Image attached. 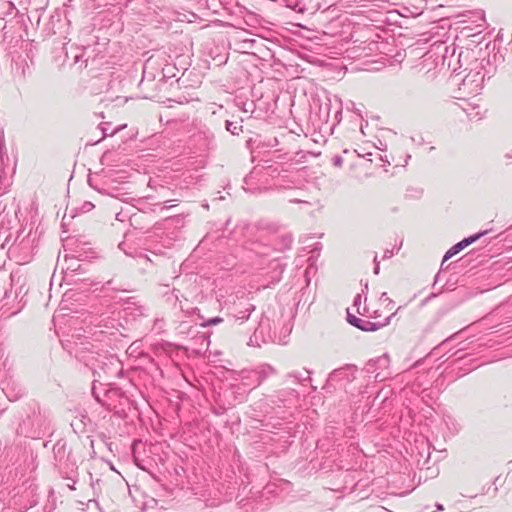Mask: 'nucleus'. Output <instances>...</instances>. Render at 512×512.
Here are the masks:
<instances>
[{
    "label": "nucleus",
    "mask_w": 512,
    "mask_h": 512,
    "mask_svg": "<svg viewBox=\"0 0 512 512\" xmlns=\"http://www.w3.org/2000/svg\"><path fill=\"white\" fill-rule=\"evenodd\" d=\"M52 413L34 403L28 406L26 415L18 425L17 433L31 438H39L51 430Z\"/></svg>",
    "instance_id": "f257e3e1"
},
{
    "label": "nucleus",
    "mask_w": 512,
    "mask_h": 512,
    "mask_svg": "<svg viewBox=\"0 0 512 512\" xmlns=\"http://www.w3.org/2000/svg\"><path fill=\"white\" fill-rule=\"evenodd\" d=\"M96 361L98 364L96 367L92 368V371L93 375L98 376L99 379L93 380L92 395L99 404L109 409L110 405L100 396V393L98 392L97 383H99V386H102L103 384L100 382L101 378H104L105 381H108L114 377H117L121 371V363L113 355L105 356L101 360L97 359Z\"/></svg>",
    "instance_id": "f03ea898"
},
{
    "label": "nucleus",
    "mask_w": 512,
    "mask_h": 512,
    "mask_svg": "<svg viewBox=\"0 0 512 512\" xmlns=\"http://www.w3.org/2000/svg\"><path fill=\"white\" fill-rule=\"evenodd\" d=\"M54 465L64 479L73 480L78 476V467L75 457L67 441L59 439L53 446Z\"/></svg>",
    "instance_id": "7ed1b4c3"
},
{
    "label": "nucleus",
    "mask_w": 512,
    "mask_h": 512,
    "mask_svg": "<svg viewBox=\"0 0 512 512\" xmlns=\"http://www.w3.org/2000/svg\"><path fill=\"white\" fill-rule=\"evenodd\" d=\"M293 236L289 232H281L273 237L269 242L264 240L252 241L248 249L258 256H268L272 251H285L292 247Z\"/></svg>",
    "instance_id": "20e7f679"
},
{
    "label": "nucleus",
    "mask_w": 512,
    "mask_h": 512,
    "mask_svg": "<svg viewBox=\"0 0 512 512\" xmlns=\"http://www.w3.org/2000/svg\"><path fill=\"white\" fill-rule=\"evenodd\" d=\"M483 68L477 64L462 80L459 91L464 96L478 95L484 84Z\"/></svg>",
    "instance_id": "39448f33"
},
{
    "label": "nucleus",
    "mask_w": 512,
    "mask_h": 512,
    "mask_svg": "<svg viewBox=\"0 0 512 512\" xmlns=\"http://www.w3.org/2000/svg\"><path fill=\"white\" fill-rule=\"evenodd\" d=\"M260 341L262 343H266L268 341H276L275 333L271 332L269 318H262L259 321L258 326L254 328V333L250 337L248 345L260 346Z\"/></svg>",
    "instance_id": "423d86ee"
},
{
    "label": "nucleus",
    "mask_w": 512,
    "mask_h": 512,
    "mask_svg": "<svg viewBox=\"0 0 512 512\" xmlns=\"http://www.w3.org/2000/svg\"><path fill=\"white\" fill-rule=\"evenodd\" d=\"M33 62L28 57L19 56L14 60L12 66L13 78L17 82H24L28 77L32 75Z\"/></svg>",
    "instance_id": "0eeeda50"
},
{
    "label": "nucleus",
    "mask_w": 512,
    "mask_h": 512,
    "mask_svg": "<svg viewBox=\"0 0 512 512\" xmlns=\"http://www.w3.org/2000/svg\"><path fill=\"white\" fill-rule=\"evenodd\" d=\"M148 311L149 309L145 305L129 300L126 302L125 307L122 310V317L126 322L137 321L148 316Z\"/></svg>",
    "instance_id": "6e6552de"
},
{
    "label": "nucleus",
    "mask_w": 512,
    "mask_h": 512,
    "mask_svg": "<svg viewBox=\"0 0 512 512\" xmlns=\"http://www.w3.org/2000/svg\"><path fill=\"white\" fill-rule=\"evenodd\" d=\"M255 310V306L246 302L241 309L238 307H234L232 313L228 316V323L231 328L236 325H242L244 322L248 321L251 313Z\"/></svg>",
    "instance_id": "1a4fd4ad"
},
{
    "label": "nucleus",
    "mask_w": 512,
    "mask_h": 512,
    "mask_svg": "<svg viewBox=\"0 0 512 512\" xmlns=\"http://www.w3.org/2000/svg\"><path fill=\"white\" fill-rule=\"evenodd\" d=\"M391 317H392V315L387 317L385 319V322H383V323H375V322H371L366 319L359 318L355 315L350 314L349 312L347 313L348 323L362 331H365V332L376 331V330L380 329L381 327L388 325Z\"/></svg>",
    "instance_id": "9d476101"
},
{
    "label": "nucleus",
    "mask_w": 512,
    "mask_h": 512,
    "mask_svg": "<svg viewBox=\"0 0 512 512\" xmlns=\"http://www.w3.org/2000/svg\"><path fill=\"white\" fill-rule=\"evenodd\" d=\"M69 26V20L67 19V16L65 15L64 19H62V15L59 11H56L54 14L51 15L49 22L47 23L46 30L49 34H64L66 33V29Z\"/></svg>",
    "instance_id": "9b49d317"
},
{
    "label": "nucleus",
    "mask_w": 512,
    "mask_h": 512,
    "mask_svg": "<svg viewBox=\"0 0 512 512\" xmlns=\"http://www.w3.org/2000/svg\"><path fill=\"white\" fill-rule=\"evenodd\" d=\"M298 398V392L295 389H282L271 396V402L278 406L287 407L291 405Z\"/></svg>",
    "instance_id": "f8f14e48"
},
{
    "label": "nucleus",
    "mask_w": 512,
    "mask_h": 512,
    "mask_svg": "<svg viewBox=\"0 0 512 512\" xmlns=\"http://www.w3.org/2000/svg\"><path fill=\"white\" fill-rule=\"evenodd\" d=\"M275 374L276 370L269 364H261L257 366L249 372V375L253 377L252 388L259 386L263 381Z\"/></svg>",
    "instance_id": "ddd939ff"
},
{
    "label": "nucleus",
    "mask_w": 512,
    "mask_h": 512,
    "mask_svg": "<svg viewBox=\"0 0 512 512\" xmlns=\"http://www.w3.org/2000/svg\"><path fill=\"white\" fill-rule=\"evenodd\" d=\"M193 137L201 151H207L215 147L214 134L207 128L199 130Z\"/></svg>",
    "instance_id": "4468645a"
},
{
    "label": "nucleus",
    "mask_w": 512,
    "mask_h": 512,
    "mask_svg": "<svg viewBox=\"0 0 512 512\" xmlns=\"http://www.w3.org/2000/svg\"><path fill=\"white\" fill-rule=\"evenodd\" d=\"M349 370L350 368L348 367L336 369L329 375L328 380L330 382H336L342 379H346L347 382H351L354 379V376L349 374Z\"/></svg>",
    "instance_id": "2eb2a0df"
},
{
    "label": "nucleus",
    "mask_w": 512,
    "mask_h": 512,
    "mask_svg": "<svg viewBox=\"0 0 512 512\" xmlns=\"http://www.w3.org/2000/svg\"><path fill=\"white\" fill-rule=\"evenodd\" d=\"M488 233V230L480 231L476 234H473L469 237H466L462 239L460 242L461 246L466 248L467 246L471 245L472 243L476 242L478 239H480L482 236L486 235Z\"/></svg>",
    "instance_id": "dca6fc26"
},
{
    "label": "nucleus",
    "mask_w": 512,
    "mask_h": 512,
    "mask_svg": "<svg viewBox=\"0 0 512 512\" xmlns=\"http://www.w3.org/2000/svg\"><path fill=\"white\" fill-rule=\"evenodd\" d=\"M225 128L232 135H239L240 132H242V125L240 123L234 122V121L227 120L225 122Z\"/></svg>",
    "instance_id": "f3484780"
},
{
    "label": "nucleus",
    "mask_w": 512,
    "mask_h": 512,
    "mask_svg": "<svg viewBox=\"0 0 512 512\" xmlns=\"http://www.w3.org/2000/svg\"><path fill=\"white\" fill-rule=\"evenodd\" d=\"M250 371L251 370H242L239 376L243 385L252 387L253 377L249 375Z\"/></svg>",
    "instance_id": "a211bd4d"
},
{
    "label": "nucleus",
    "mask_w": 512,
    "mask_h": 512,
    "mask_svg": "<svg viewBox=\"0 0 512 512\" xmlns=\"http://www.w3.org/2000/svg\"><path fill=\"white\" fill-rule=\"evenodd\" d=\"M223 322V318L221 317H212L207 320H205L203 323H201L202 327H209V326H215Z\"/></svg>",
    "instance_id": "6ab92c4d"
},
{
    "label": "nucleus",
    "mask_w": 512,
    "mask_h": 512,
    "mask_svg": "<svg viewBox=\"0 0 512 512\" xmlns=\"http://www.w3.org/2000/svg\"><path fill=\"white\" fill-rule=\"evenodd\" d=\"M306 373L308 374V376L306 378H303L302 374L299 373V372H290L287 374V377L288 378H294L296 379L298 382H303L305 380H311L309 374H310V371L306 370Z\"/></svg>",
    "instance_id": "aec40b11"
},
{
    "label": "nucleus",
    "mask_w": 512,
    "mask_h": 512,
    "mask_svg": "<svg viewBox=\"0 0 512 512\" xmlns=\"http://www.w3.org/2000/svg\"><path fill=\"white\" fill-rule=\"evenodd\" d=\"M24 394V391L23 389H19V392L15 395H12L10 392H7L6 395L8 397V399L10 401H16L17 399H19L20 397H22Z\"/></svg>",
    "instance_id": "412c9836"
},
{
    "label": "nucleus",
    "mask_w": 512,
    "mask_h": 512,
    "mask_svg": "<svg viewBox=\"0 0 512 512\" xmlns=\"http://www.w3.org/2000/svg\"><path fill=\"white\" fill-rule=\"evenodd\" d=\"M93 208H94V204L89 201H86L82 204L80 209L83 213H87V212L91 211Z\"/></svg>",
    "instance_id": "4be33fe9"
},
{
    "label": "nucleus",
    "mask_w": 512,
    "mask_h": 512,
    "mask_svg": "<svg viewBox=\"0 0 512 512\" xmlns=\"http://www.w3.org/2000/svg\"><path fill=\"white\" fill-rule=\"evenodd\" d=\"M332 164L335 166V167H338L340 168L343 164V158L340 156V155H335L333 158H332Z\"/></svg>",
    "instance_id": "5701e85b"
},
{
    "label": "nucleus",
    "mask_w": 512,
    "mask_h": 512,
    "mask_svg": "<svg viewBox=\"0 0 512 512\" xmlns=\"http://www.w3.org/2000/svg\"><path fill=\"white\" fill-rule=\"evenodd\" d=\"M457 253L456 252H453V248L451 247L444 255L443 257V262L452 258L453 256H455Z\"/></svg>",
    "instance_id": "b1692460"
},
{
    "label": "nucleus",
    "mask_w": 512,
    "mask_h": 512,
    "mask_svg": "<svg viewBox=\"0 0 512 512\" xmlns=\"http://www.w3.org/2000/svg\"><path fill=\"white\" fill-rule=\"evenodd\" d=\"M75 263H76V260H75V259H73V258H72V259H70V260H69V264H68V266H67V269H72L73 271L78 270V269L81 267V265H78V267H74V266H75Z\"/></svg>",
    "instance_id": "393cba45"
},
{
    "label": "nucleus",
    "mask_w": 512,
    "mask_h": 512,
    "mask_svg": "<svg viewBox=\"0 0 512 512\" xmlns=\"http://www.w3.org/2000/svg\"><path fill=\"white\" fill-rule=\"evenodd\" d=\"M452 248L453 252H456L457 254L463 250V247L461 246L460 242L453 245Z\"/></svg>",
    "instance_id": "a878e982"
},
{
    "label": "nucleus",
    "mask_w": 512,
    "mask_h": 512,
    "mask_svg": "<svg viewBox=\"0 0 512 512\" xmlns=\"http://www.w3.org/2000/svg\"><path fill=\"white\" fill-rule=\"evenodd\" d=\"M0 501L3 502V505H6V498H5V491H4V489L0 490ZM7 505H10V503L7 502Z\"/></svg>",
    "instance_id": "bb28decb"
},
{
    "label": "nucleus",
    "mask_w": 512,
    "mask_h": 512,
    "mask_svg": "<svg viewBox=\"0 0 512 512\" xmlns=\"http://www.w3.org/2000/svg\"><path fill=\"white\" fill-rule=\"evenodd\" d=\"M361 295L360 294H357L354 298V306L356 307H359V305L361 304Z\"/></svg>",
    "instance_id": "cd10ccee"
},
{
    "label": "nucleus",
    "mask_w": 512,
    "mask_h": 512,
    "mask_svg": "<svg viewBox=\"0 0 512 512\" xmlns=\"http://www.w3.org/2000/svg\"><path fill=\"white\" fill-rule=\"evenodd\" d=\"M393 255H394V251L393 250H386L384 252L383 258L384 259H388V258H391Z\"/></svg>",
    "instance_id": "c85d7f7f"
},
{
    "label": "nucleus",
    "mask_w": 512,
    "mask_h": 512,
    "mask_svg": "<svg viewBox=\"0 0 512 512\" xmlns=\"http://www.w3.org/2000/svg\"><path fill=\"white\" fill-rule=\"evenodd\" d=\"M374 263H375L374 274H378L380 267H379V262L377 261V256H375V258H374Z\"/></svg>",
    "instance_id": "c756f323"
},
{
    "label": "nucleus",
    "mask_w": 512,
    "mask_h": 512,
    "mask_svg": "<svg viewBox=\"0 0 512 512\" xmlns=\"http://www.w3.org/2000/svg\"><path fill=\"white\" fill-rule=\"evenodd\" d=\"M101 130H102V133H103V137H105V136H107V135H113V134L116 132V130H115V131H113L112 133L108 134V132H107V128H106V127H104V126H101Z\"/></svg>",
    "instance_id": "7c9ffc66"
},
{
    "label": "nucleus",
    "mask_w": 512,
    "mask_h": 512,
    "mask_svg": "<svg viewBox=\"0 0 512 512\" xmlns=\"http://www.w3.org/2000/svg\"><path fill=\"white\" fill-rule=\"evenodd\" d=\"M76 480H77V476L74 478V481H72V484L68 483L67 486L69 487V489L71 490H75V487H74V484L76 483Z\"/></svg>",
    "instance_id": "2f4dec72"
},
{
    "label": "nucleus",
    "mask_w": 512,
    "mask_h": 512,
    "mask_svg": "<svg viewBox=\"0 0 512 512\" xmlns=\"http://www.w3.org/2000/svg\"><path fill=\"white\" fill-rule=\"evenodd\" d=\"M380 300H389L388 296H387V293L386 292H383L380 296Z\"/></svg>",
    "instance_id": "473e14b6"
},
{
    "label": "nucleus",
    "mask_w": 512,
    "mask_h": 512,
    "mask_svg": "<svg viewBox=\"0 0 512 512\" xmlns=\"http://www.w3.org/2000/svg\"><path fill=\"white\" fill-rule=\"evenodd\" d=\"M436 508H437V510H438V511H443V510H444L443 505H442V504H440V503H437V504H436Z\"/></svg>",
    "instance_id": "72a5a7b5"
},
{
    "label": "nucleus",
    "mask_w": 512,
    "mask_h": 512,
    "mask_svg": "<svg viewBox=\"0 0 512 512\" xmlns=\"http://www.w3.org/2000/svg\"><path fill=\"white\" fill-rule=\"evenodd\" d=\"M286 2V5L291 7L292 6V1L291 0H284Z\"/></svg>",
    "instance_id": "f704fd0d"
},
{
    "label": "nucleus",
    "mask_w": 512,
    "mask_h": 512,
    "mask_svg": "<svg viewBox=\"0 0 512 512\" xmlns=\"http://www.w3.org/2000/svg\"><path fill=\"white\" fill-rule=\"evenodd\" d=\"M340 115H341V110H337V111H336V115H335V117H336V118H337V117H340Z\"/></svg>",
    "instance_id": "c9c22d12"
},
{
    "label": "nucleus",
    "mask_w": 512,
    "mask_h": 512,
    "mask_svg": "<svg viewBox=\"0 0 512 512\" xmlns=\"http://www.w3.org/2000/svg\"><path fill=\"white\" fill-rule=\"evenodd\" d=\"M340 115H341V110H337V111H336V115H335V117H336V118H337V117H340Z\"/></svg>",
    "instance_id": "e433bc0d"
},
{
    "label": "nucleus",
    "mask_w": 512,
    "mask_h": 512,
    "mask_svg": "<svg viewBox=\"0 0 512 512\" xmlns=\"http://www.w3.org/2000/svg\"><path fill=\"white\" fill-rule=\"evenodd\" d=\"M135 464L137 465V467L143 469V467L138 463V461L135 459Z\"/></svg>",
    "instance_id": "4c0bfd02"
},
{
    "label": "nucleus",
    "mask_w": 512,
    "mask_h": 512,
    "mask_svg": "<svg viewBox=\"0 0 512 512\" xmlns=\"http://www.w3.org/2000/svg\"><path fill=\"white\" fill-rule=\"evenodd\" d=\"M120 218H121V215H120V214H117V215H116V219L121 220Z\"/></svg>",
    "instance_id": "58836bf2"
},
{
    "label": "nucleus",
    "mask_w": 512,
    "mask_h": 512,
    "mask_svg": "<svg viewBox=\"0 0 512 512\" xmlns=\"http://www.w3.org/2000/svg\"><path fill=\"white\" fill-rule=\"evenodd\" d=\"M286 331H287L288 333H290V332H291V327H287V328H286Z\"/></svg>",
    "instance_id": "ea45409f"
},
{
    "label": "nucleus",
    "mask_w": 512,
    "mask_h": 512,
    "mask_svg": "<svg viewBox=\"0 0 512 512\" xmlns=\"http://www.w3.org/2000/svg\"><path fill=\"white\" fill-rule=\"evenodd\" d=\"M388 302H389V305L394 304V302L391 299H389Z\"/></svg>",
    "instance_id": "a19ab883"
},
{
    "label": "nucleus",
    "mask_w": 512,
    "mask_h": 512,
    "mask_svg": "<svg viewBox=\"0 0 512 512\" xmlns=\"http://www.w3.org/2000/svg\"><path fill=\"white\" fill-rule=\"evenodd\" d=\"M505 157L506 158H512V155L506 154Z\"/></svg>",
    "instance_id": "79ce46f5"
},
{
    "label": "nucleus",
    "mask_w": 512,
    "mask_h": 512,
    "mask_svg": "<svg viewBox=\"0 0 512 512\" xmlns=\"http://www.w3.org/2000/svg\"><path fill=\"white\" fill-rule=\"evenodd\" d=\"M241 306H242V303H239L237 307H238L239 309H241Z\"/></svg>",
    "instance_id": "37998d69"
},
{
    "label": "nucleus",
    "mask_w": 512,
    "mask_h": 512,
    "mask_svg": "<svg viewBox=\"0 0 512 512\" xmlns=\"http://www.w3.org/2000/svg\"><path fill=\"white\" fill-rule=\"evenodd\" d=\"M241 306H242V303H239L237 307H238L239 309H241Z\"/></svg>",
    "instance_id": "c03bdc74"
},
{
    "label": "nucleus",
    "mask_w": 512,
    "mask_h": 512,
    "mask_svg": "<svg viewBox=\"0 0 512 512\" xmlns=\"http://www.w3.org/2000/svg\"><path fill=\"white\" fill-rule=\"evenodd\" d=\"M509 230H512V225L508 228Z\"/></svg>",
    "instance_id": "a18cd8bd"
}]
</instances>
